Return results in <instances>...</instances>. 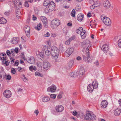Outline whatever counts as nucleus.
<instances>
[{
  "mask_svg": "<svg viewBox=\"0 0 121 121\" xmlns=\"http://www.w3.org/2000/svg\"><path fill=\"white\" fill-rule=\"evenodd\" d=\"M51 55L54 59L56 60L58 56L59 51L58 48L55 46H52L51 48Z\"/></svg>",
  "mask_w": 121,
  "mask_h": 121,
  "instance_id": "1",
  "label": "nucleus"
},
{
  "mask_svg": "<svg viewBox=\"0 0 121 121\" xmlns=\"http://www.w3.org/2000/svg\"><path fill=\"white\" fill-rule=\"evenodd\" d=\"M43 5L47 6L51 9L52 11H53L55 8V4L53 1H50V0H45L44 2Z\"/></svg>",
  "mask_w": 121,
  "mask_h": 121,
  "instance_id": "2",
  "label": "nucleus"
},
{
  "mask_svg": "<svg viewBox=\"0 0 121 121\" xmlns=\"http://www.w3.org/2000/svg\"><path fill=\"white\" fill-rule=\"evenodd\" d=\"M96 116L93 113L88 112L84 116V118L85 120L88 121L94 120L96 119Z\"/></svg>",
  "mask_w": 121,
  "mask_h": 121,
  "instance_id": "3",
  "label": "nucleus"
},
{
  "mask_svg": "<svg viewBox=\"0 0 121 121\" xmlns=\"http://www.w3.org/2000/svg\"><path fill=\"white\" fill-rule=\"evenodd\" d=\"M76 33L78 34L81 35L82 38L84 39L85 38L86 36V31L84 30H83L82 27H80L79 29H77L76 30Z\"/></svg>",
  "mask_w": 121,
  "mask_h": 121,
  "instance_id": "4",
  "label": "nucleus"
},
{
  "mask_svg": "<svg viewBox=\"0 0 121 121\" xmlns=\"http://www.w3.org/2000/svg\"><path fill=\"white\" fill-rule=\"evenodd\" d=\"M60 24V21L58 19H55L51 22V26L52 28H54L58 27Z\"/></svg>",
  "mask_w": 121,
  "mask_h": 121,
  "instance_id": "5",
  "label": "nucleus"
},
{
  "mask_svg": "<svg viewBox=\"0 0 121 121\" xmlns=\"http://www.w3.org/2000/svg\"><path fill=\"white\" fill-rule=\"evenodd\" d=\"M102 17L101 19L106 25L109 26L111 24V22L109 18L106 17H103V18Z\"/></svg>",
  "mask_w": 121,
  "mask_h": 121,
  "instance_id": "6",
  "label": "nucleus"
},
{
  "mask_svg": "<svg viewBox=\"0 0 121 121\" xmlns=\"http://www.w3.org/2000/svg\"><path fill=\"white\" fill-rule=\"evenodd\" d=\"M74 50L73 48H69L66 51L65 54L67 57L69 56L73 52Z\"/></svg>",
  "mask_w": 121,
  "mask_h": 121,
  "instance_id": "7",
  "label": "nucleus"
},
{
  "mask_svg": "<svg viewBox=\"0 0 121 121\" xmlns=\"http://www.w3.org/2000/svg\"><path fill=\"white\" fill-rule=\"evenodd\" d=\"M43 68L47 70L49 69L51 66L50 63L48 61L46 60L43 61Z\"/></svg>",
  "mask_w": 121,
  "mask_h": 121,
  "instance_id": "8",
  "label": "nucleus"
},
{
  "mask_svg": "<svg viewBox=\"0 0 121 121\" xmlns=\"http://www.w3.org/2000/svg\"><path fill=\"white\" fill-rule=\"evenodd\" d=\"M3 94L4 97L6 98H8L11 96L12 93L9 90H6L4 92Z\"/></svg>",
  "mask_w": 121,
  "mask_h": 121,
  "instance_id": "9",
  "label": "nucleus"
},
{
  "mask_svg": "<svg viewBox=\"0 0 121 121\" xmlns=\"http://www.w3.org/2000/svg\"><path fill=\"white\" fill-rule=\"evenodd\" d=\"M57 87L56 86L54 85H52L47 89V91L48 92H51L53 93L55 92L56 90Z\"/></svg>",
  "mask_w": 121,
  "mask_h": 121,
  "instance_id": "10",
  "label": "nucleus"
},
{
  "mask_svg": "<svg viewBox=\"0 0 121 121\" xmlns=\"http://www.w3.org/2000/svg\"><path fill=\"white\" fill-rule=\"evenodd\" d=\"M101 49L105 53H107L109 49L108 45L106 44H104L103 45Z\"/></svg>",
  "mask_w": 121,
  "mask_h": 121,
  "instance_id": "11",
  "label": "nucleus"
},
{
  "mask_svg": "<svg viewBox=\"0 0 121 121\" xmlns=\"http://www.w3.org/2000/svg\"><path fill=\"white\" fill-rule=\"evenodd\" d=\"M41 19L44 27H47V18L44 16H42L41 17Z\"/></svg>",
  "mask_w": 121,
  "mask_h": 121,
  "instance_id": "12",
  "label": "nucleus"
},
{
  "mask_svg": "<svg viewBox=\"0 0 121 121\" xmlns=\"http://www.w3.org/2000/svg\"><path fill=\"white\" fill-rule=\"evenodd\" d=\"M55 109L58 112H60L64 110V107L62 105H59L56 107Z\"/></svg>",
  "mask_w": 121,
  "mask_h": 121,
  "instance_id": "13",
  "label": "nucleus"
},
{
  "mask_svg": "<svg viewBox=\"0 0 121 121\" xmlns=\"http://www.w3.org/2000/svg\"><path fill=\"white\" fill-rule=\"evenodd\" d=\"M89 43V41L88 40H86L82 42L81 43V46L83 48H85L86 47Z\"/></svg>",
  "mask_w": 121,
  "mask_h": 121,
  "instance_id": "14",
  "label": "nucleus"
},
{
  "mask_svg": "<svg viewBox=\"0 0 121 121\" xmlns=\"http://www.w3.org/2000/svg\"><path fill=\"white\" fill-rule=\"evenodd\" d=\"M103 5L106 8L108 9L110 8L111 4L108 0H106L104 2Z\"/></svg>",
  "mask_w": 121,
  "mask_h": 121,
  "instance_id": "15",
  "label": "nucleus"
},
{
  "mask_svg": "<svg viewBox=\"0 0 121 121\" xmlns=\"http://www.w3.org/2000/svg\"><path fill=\"white\" fill-rule=\"evenodd\" d=\"M91 46L90 44H89L86 50V56H89L90 53L89 51H90L91 49Z\"/></svg>",
  "mask_w": 121,
  "mask_h": 121,
  "instance_id": "16",
  "label": "nucleus"
},
{
  "mask_svg": "<svg viewBox=\"0 0 121 121\" xmlns=\"http://www.w3.org/2000/svg\"><path fill=\"white\" fill-rule=\"evenodd\" d=\"M108 104L106 100H103L101 102V107L103 108H105L107 106Z\"/></svg>",
  "mask_w": 121,
  "mask_h": 121,
  "instance_id": "17",
  "label": "nucleus"
},
{
  "mask_svg": "<svg viewBox=\"0 0 121 121\" xmlns=\"http://www.w3.org/2000/svg\"><path fill=\"white\" fill-rule=\"evenodd\" d=\"M47 50H45V54L47 56H49L52 53V50L51 49L47 47Z\"/></svg>",
  "mask_w": 121,
  "mask_h": 121,
  "instance_id": "18",
  "label": "nucleus"
},
{
  "mask_svg": "<svg viewBox=\"0 0 121 121\" xmlns=\"http://www.w3.org/2000/svg\"><path fill=\"white\" fill-rule=\"evenodd\" d=\"M83 57L84 60L86 62H91V59L90 58V56L86 57L84 55H83Z\"/></svg>",
  "mask_w": 121,
  "mask_h": 121,
  "instance_id": "19",
  "label": "nucleus"
},
{
  "mask_svg": "<svg viewBox=\"0 0 121 121\" xmlns=\"http://www.w3.org/2000/svg\"><path fill=\"white\" fill-rule=\"evenodd\" d=\"M93 86L92 84H89L87 86V89L88 91L90 92H92L94 89Z\"/></svg>",
  "mask_w": 121,
  "mask_h": 121,
  "instance_id": "20",
  "label": "nucleus"
},
{
  "mask_svg": "<svg viewBox=\"0 0 121 121\" xmlns=\"http://www.w3.org/2000/svg\"><path fill=\"white\" fill-rule=\"evenodd\" d=\"M84 18V15L82 14H78L77 17V20L79 21H81Z\"/></svg>",
  "mask_w": 121,
  "mask_h": 121,
  "instance_id": "21",
  "label": "nucleus"
},
{
  "mask_svg": "<svg viewBox=\"0 0 121 121\" xmlns=\"http://www.w3.org/2000/svg\"><path fill=\"white\" fill-rule=\"evenodd\" d=\"M27 60V62L29 63L33 64L35 62V60L34 57L32 56H30Z\"/></svg>",
  "mask_w": 121,
  "mask_h": 121,
  "instance_id": "22",
  "label": "nucleus"
},
{
  "mask_svg": "<svg viewBox=\"0 0 121 121\" xmlns=\"http://www.w3.org/2000/svg\"><path fill=\"white\" fill-rule=\"evenodd\" d=\"M78 74V72L74 71L70 73L69 75L71 77H75L77 76Z\"/></svg>",
  "mask_w": 121,
  "mask_h": 121,
  "instance_id": "23",
  "label": "nucleus"
},
{
  "mask_svg": "<svg viewBox=\"0 0 121 121\" xmlns=\"http://www.w3.org/2000/svg\"><path fill=\"white\" fill-rule=\"evenodd\" d=\"M73 60L70 61L68 63L67 65L68 67H67L68 69L71 68L73 65Z\"/></svg>",
  "mask_w": 121,
  "mask_h": 121,
  "instance_id": "24",
  "label": "nucleus"
},
{
  "mask_svg": "<svg viewBox=\"0 0 121 121\" xmlns=\"http://www.w3.org/2000/svg\"><path fill=\"white\" fill-rule=\"evenodd\" d=\"M121 112V110L119 108H117L115 109L114 111V113L116 116H118L120 114Z\"/></svg>",
  "mask_w": 121,
  "mask_h": 121,
  "instance_id": "25",
  "label": "nucleus"
},
{
  "mask_svg": "<svg viewBox=\"0 0 121 121\" xmlns=\"http://www.w3.org/2000/svg\"><path fill=\"white\" fill-rule=\"evenodd\" d=\"M19 41V38L18 37H14L13 39L12 43L13 44L17 43Z\"/></svg>",
  "mask_w": 121,
  "mask_h": 121,
  "instance_id": "26",
  "label": "nucleus"
},
{
  "mask_svg": "<svg viewBox=\"0 0 121 121\" xmlns=\"http://www.w3.org/2000/svg\"><path fill=\"white\" fill-rule=\"evenodd\" d=\"M85 72L84 68H81L79 71V74L80 76H82L84 74Z\"/></svg>",
  "mask_w": 121,
  "mask_h": 121,
  "instance_id": "27",
  "label": "nucleus"
},
{
  "mask_svg": "<svg viewBox=\"0 0 121 121\" xmlns=\"http://www.w3.org/2000/svg\"><path fill=\"white\" fill-rule=\"evenodd\" d=\"M7 20L4 18L2 17L0 18V23L1 24H4L6 23Z\"/></svg>",
  "mask_w": 121,
  "mask_h": 121,
  "instance_id": "28",
  "label": "nucleus"
},
{
  "mask_svg": "<svg viewBox=\"0 0 121 121\" xmlns=\"http://www.w3.org/2000/svg\"><path fill=\"white\" fill-rule=\"evenodd\" d=\"M92 85H93L94 89H96L98 87V84L96 81H94Z\"/></svg>",
  "mask_w": 121,
  "mask_h": 121,
  "instance_id": "29",
  "label": "nucleus"
},
{
  "mask_svg": "<svg viewBox=\"0 0 121 121\" xmlns=\"http://www.w3.org/2000/svg\"><path fill=\"white\" fill-rule=\"evenodd\" d=\"M50 100V98L48 96H45L42 99V101L44 102H47Z\"/></svg>",
  "mask_w": 121,
  "mask_h": 121,
  "instance_id": "30",
  "label": "nucleus"
},
{
  "mask_svg": "<svg viewBox=\"0 0 121 121\" xmlns=\"http://www.w3.org/2000/svg\"><path fill=\"white\" fill-rule=\"evenodd\" d=\"M52 11L49 7H47L45 8L44 12L46 13H48L49 12Z\"/></svg>",
  "mask_w": 121,
  "mask_h": 121,
  "instance_id": "31",
  "label": "nucleus"
},
{
  "mask_svg": "<svg viewBox=\"0 0 121 121\" xmlns=\"http://www.w3.org/2000/svg\"><path fill=\"white\" fill-rule=\"evenodd\" d=\"M41 24L39 23L37 27H35V29L38 30H39L41 29Z\"/></svg>",
  "mask_w": 121,
  "mask_h": 121,
  "instance_id": "32",
  "label": "nucleus"
},
{
  "mask_svg": "<svg viewBox=\"0 0 121 121\" xmlns=\"http://www.w3.org/2000/svg\"><path fill=\"white\" fill-rule=\"evenodd\" d=\"M0 79L1 78L3 79L6 76V74L4 73H1L0 72Z\"/></svg>",
  "mask_w": 121,
  "mask_h": 121,
  "instance_id": "33",
  "label": "nucleus"
},
{
  "mask_svg": "<svg viewBox=\"0 0 121 121\" xmlns=\"http://www.w3.org/2000/svg\"><path fill=\"white\" fill-rule=\"evenodd\" d=\"M70 14L71 16L73 17H75V10L73 9L72 10Z\"/></svg>",
  "mask_w": 121,
  "mask_h": 121,
  "instance_id": "34",
  "label": "nucleus"
},
{
  "mask_svg": "<svg viewBox=\"0 0 121 121\" xmlns=\"http://www.w3.org/2000/svg\"><path fill=\"white\" fill-rule=\"evenodd\" d=\"M35 76H39L41 77H43V75L39 73L38 72H36L35 73Z\"/></svg>",
  "mask_w": 121,
  "mask_h": 121,
  "instance_id": "35",
  "label": "nucleus"
},
{
  "mask_svg": "<svg viewBox=\"0 0 121 121\" xmlns=\"http://www.w3.org/2000/svg\"><path fill=\"white\" fill-rule=\"evenodd\" d=\"M30 28L28 26H26L24 28V30L25 31V32H28V31H30Z\"/></svg>",
  "mask_w": 121,
  "mask_h": 121,
  "instance_id": "36",
  "label": "nucleus"
},
{
  "mask_svg": "<svg viewBox=\"0 0 121 121\" xmlns=\"http://www.w3.org/2000/svg\"><path fill=\"white\" fill-rule=\"evenodd\" d=\"M36 64L37 66L39 67H41L42 65V63L40 61L37 62Z\"/></svg>",
  "mask_w": 121,
  "mask_h": 121,
  "instance_id": "37",
  "label": "nucleus"
},
{
  "mask_svg": "<svg viewBox=\"0 0 121 121\" xmlns=\"http://www.w3.org/2000/svg\"><path fill=\"white\" fill-rule=\"evenodd\" d=\"M36 54L37 56H39L40 57H42L43 56V54L42 52H40L39 53V52H38L36 53Z\"/></svg>",
  "mask_w": 121,
  "mask_h": 121,
  "instance_id": "38",
  "label": "nucleus"
},
{
  "mask_svg": "<svg viewBox=\"0 0 121 121\" xmlns=\"http://www.w3.org/2000/svg\"><path fill=\"white\" fill-rule=\"evenodd\" d=\"M20 7L19 6L18 7V6H17V10H16V13L17 14H19V13H20V11H19V8Z\"/></svg>",
  "mask_w": 121,
  "mask_h": 121,
  "instance_id": "39",
  "label": "nucleus"
},
{
  "mask_svg": "<svg viewBox=\"0 0 121 121\" xmlns=\"http://www.w3.org/2000/svg\"><path fill=\"white\" fill-rule=\"evenodd\" d=\"M118 44L119 47L121 48V39L118 40Z\"/></svg>",
  "mask_w": 121,
  "mask_h": 121,
  "instance_id": "40",
  "label": "nucleus"
},
{
  "mask_svg": "<svg viewBox=\"0 0 121 121\" xmlns=\"http://www.w3.org/2000/svg\"><path fill=\"white\" fill-rule=\"evenodd\" d=\"M2 58L1 59H0L1 60H3L2 62L3 63L4 62V61H5L7 60L6 57H4V56H1Z\"/></svg>",
  "mask_w": 121,
  "mask_h": 121,
  "instance_id": "41",
  "label": "nucleus"
},
{
  "mask_svg": "<svg viewBox=\"0 0 121 121\" xmlns=\"http://www.w3.org/2000/svg\"><path fill=\"white\" fill-rule=\"evenodd\" d=\"M1 56H4V57H6V54L5 53H0V59H1Z\"/></svg>",
  "mask_w": 121,
  "mask_h": 121,
  "instance_id": "42",
  "label": "nucleus"
},
{
  "mask_svg": "<svg viewBox=\"0 0 121 121\" xmlns=\"http://www.w3.org/2000/svg\"><path fill=\"white\" fill-rule=\"evenodd\" d=\"M75 36H73L69 39L71 42L72 40H73L75 39Z\"/></svg>",
  "mask_w": 121,
  "mask_h": 121,
  "instance_id": "43",
  "label": "nucleus"
},
{
  "mask_svg": "<svg viewBox=\"0 0 121 121\" xmlns=\"http://www.w3.org/2000/svg\"><path fill=\"white\" fill-rule=\"evenodd\" d=\"M50 97L52 99H54L56 98V95L55 94H52L50 95Z\"/></svg>",
  "mask_w": 121,
  "mask_h": 121,
  "instance_id": "44",
  "label": "nucleus"
},
{
  "mask_svg": "<svg viewBox=\"0 0 121 121\" xmlns=\"http://www.w3.org/2000/svg\"><path fill=\"white\" fill-rule=\"evenodd\" d=\"M10 13V11L9 10L7 11H6L4 14L6 16H8Z\"/></svg>",
  "mask_w": 121,
  "mask_h": 121,
  "instance_id": "45",
  "label": "nucleus"
},
{
  "mask_svg": "<svg viewBox=\"0 0 121 121\" xmlns=\"http://www.w3.org/2000/svg\"><path fill=\"white\" fill-rule=\"evenodd\" d=\"M21 57L24 60H26V58L25 57L23 53H22L21 54Z\"/></svg>",
  "mask_w": 121,
  "mask_h": 121,
  "instance_id": "46",
  "label": "nucleus"
},
{
  "mask_svg": "<svg viewBox=\"0 0 121 121\" xmlns=\"http://www.w3.org/2000/svg\"><path fill=\"white\" fill-rule=\"evenodd\" d=\"M70 42V41L68 39V40L65 41V43L66 45H69V44Z\"/></svg>",
  "mask_w": 121,
  "mask_h": 121,
  "instance_id": "47",
  "label": "nucleus"
},
{
  "mask_svg": "<svg viewBox=\"0 0 121 121\" xmlns=\"http://www.w3.org/2000/svg\"><path fill=\"white\" fill-rule=\"evenodd\" d=\"M94 64L97 67H98L99 65V63L98 61L97 60H96L94 62Z\"/></svg>",
  "mask_w": 121,
  "mask_h": 121,
  "instance_id": "48",
  "label": "nucleus"
},
{
  "mask_svg": "<svg viewBox=\"0 0 121 121\" xmlns=\"http://www.w3.org/2000/svg\"><path fill=\"white\" fill-rule=\"evenodd\" d=\"M11 72L13 74H15L16 72V70L14 68H12L11 70Z\"/></svg>",
  "mask_w": 121,
  "mask_h": 121,
  "instance_id": "49",
  "label": "nucleus"
},
{
  "mask_svg": "<svg viewBox=\"0 0 121 121\" xmlns=\"http://www.w3.org/2000/svg\"><path fill=\"white\" fill-rule=\"evenodd\" d=\"M23 78H22V79L24 82H26L27 80V78L24 75H23Z\"/></svg>",
  "mask_w": 121,
  "mask_h": 121,
  "instance_id": "50",
  "label": "nucleus"
},
{
  "mask_svg": "<svg viewBox=\"0 0 121 121\" xmlns=\"http://www.w3.org/2000/svg\"><path fill=\"white\" fill-rule=\"evenodd\" d=\"M10 62L9 61H4V62L3 63L6 66H8Z\"/></svg>",
  "mask_w": 121,
  "mask_h": 121,
  "instance_id": "51",
  "label": "nucleus"
},
{
  "mask_svg": "<svg viewBox=\"0 0 121 121\" xmlns=\"http://www.w3.org/2000/svg\"><path fill=\"white\" fill-rule=\"evenodd\" d=\"M26 35L27 37H28L30 36V31L25 32Z\"/></svg>",
  "mask_w": 121,
  "mask_h": 121,
  "instance_id": "52",
  "label": "nucleus"
},
{
  "mask_svg": "<svg viewBox=\"0 0 121 121\" xmlns=\"http://www.w3.org/2000/svg\"><path fill=\"white\" fill-rule=\"evenodd\" d=\"M93 4L95 7L99 6V4L97 2H94Z\"/></svg>",
  "mask_w": 121,
  "mask_h": 121,
  "instance_id": "53",
  "label": "nucleus"
},
{
  "mask_svg": "<svg viewBox=\"0 0 121 121\" xmlns=\"http://www.w3.org/2000/svg\"><path fill=\"white\" fill-rule=\"evenodd\" d=\"M16 2H15L14 4H17V5H19L20 6L22 4V3L21 2H19V3H18L17 1H16Z\"/></svg>",
  "mask_w": 121,
  "mask_h": 121,
  "instance_id": "54",
  "label": "nucleus"
},
{
  "mask_svg": "<svg viewBox=\"0 0 121 121\" xmlns=\"http://www.w3.org/2000/svg\"><path fill=\"white\" fill-rule=\"evenodd\" d=\"M25 6L27 7H28L29 6V5L28 2L26 1L25 3Z\"/></svg>",
  "mask_w": 121,
  "mask_h": 121,
  "instance_id": "55",
  "label": "nucleus"
},
{
  "mask_svg": "<svg viewBox=\"0 0 121 121\" xmlns=\"http://www.w3.org/2000/svg\"><path fill=\"white\" fill-rule=\"evenodd\" d=\"M6 53L7 55L9 56L11 54V52L9 50H7L6 51Z\"/></svg>",
  "mask_w": 121,
  "mask_h": 121,
  "instance_id": "56",
  "label": "nucleus"
},
{
  "mask_svg": "<svg viewBox=\"0 0 121 121\" xmlns=\"http://www.w3.org/2000/svg\"><path fill=\"white\" fill-rule=\"evenodd\" d=\"M11 78V76L10 75H8L6 79L8 80H10Z\"/></svg>",
  "mask_w": 121,
  "mask_h": 121,
  "instance_id": "57",
  "label": "nucleus"
},
{
  "mask_svg": "<svg viewBox=\"0 0 121 121\" xmlns=\"http://www.w3.org/2000/svg\"><path fill=\"white\" fill-rule=\"evenodd\" d=\"M34 112L36 114V115L37 116L39 112L38 110L37 109L35 110Z\"/></svg>",
  "mask_w": 121,
  "mask_h": 121,
  "instance_id": "58",
  "label": "nucleus"
},
{
  "mask_svg": "<svg viewBox=\"0 0 121 121\" xmlns=\"http://www.w3.org/2000/svg\"><path fill=\"white\" fill-rule=\"evenodd\" d=\"M19 64V61H18V60H17L16 61V62L14 63V65H17V66H18V65Z\"/></svg>",
  "mask_w": 121,
  "mask_h": 121,
  "instance_id": "59",
  "label": "nucleus"
},
{
  "mask_svg": "<svg viewBox=\"0 0 121 121\" xmlns=\"http://www.w3.org/2000/svg\"><path fill=\"white\" fill-rule=\"evenodd\" d=\"M50 35V34L49 32H47L46 34L45 35V36L46 37H48Z\"/></svg>",
  "mask_w": 121,
  "mask_h": 121,
  "instance_id": "60",
  "label": "nucleus"
},
{
  "mask_svg": "<svg viewBox=\"0 0 121 121\" xmlns=\"http://www.w3.org/2000/svg\"><path fill=\"white\" fill-rule=\"evenodd\" d=\"M22 68L21 67H18L17 69L18 71L19 72H22Z\"/></svg>",
  "mask_w": 121,
  "mask_h": 121,
  "instance_id": "61",
  "label": "nucleus"
},
{
  "mask_svg": "<svg viewBox=\"0 0 121 121\" xmlns=\"http://www.w3.org/2000/svg\"><path fill=\"white\" fill-rule=\"evenodd\" d=\"M93 4L90 7V8L91 9H93L95 8L94 4Z\"/></svg>",
  "mask_w": 121,
  "mask_h": 121,
  "instance_id": "62",
  "label": "nucleus"
},
{
  "mask_svg": "<svg viewBox=\"0 0 121 121\" xmlns=\"http://www.w3.org/2000/svg\"><path fill=\"white\" fill-rule=\"evenodd\" d=\"M77 113V112L75 111H74L73 112V114L74 116H76Z\"/></svg>",
  "mask_w": 121,
  "mask_h": 121,
  "instance_id": "63",
  "label": "nucleus"
},
{
  "mask_svg": "<svg viewBox=\"0 0 121 121\" xmlns=\"http://www.w3.org/2000/svg\"><path fill=\"white\" fill-rule=\"evenodd\" d=\"M33 67L32 66H31L29 67V70L31 71H32L33 70Z\"/></svg>",
  "mask_w": 121,
  "mask_h": 121,
  "instance_id": "64",
  "label": "nucleus"
}]
</instances>
